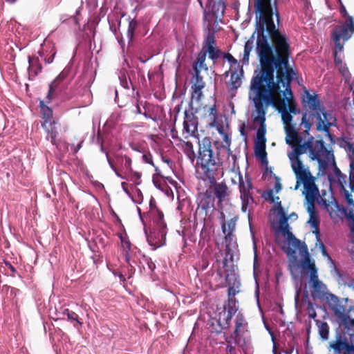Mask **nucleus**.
Here are the masks:
<instances>
[{"instance_id":"1","label":"nucleus","mask_w":354,"mask_h":354,"mask_svg":"<svg viewBox=\"0 0 354 354\" xmlns=\"http://www.w3.org/2000/svg\"><path fill=\"white\" fill-rule=\"evenodd\" d=\"M257 33L256 50L260 68L255 70L250 81V91L272 102L274 94H281L280 84L286 94L292 95L290 84L295 73L289 64L290 46L287 36L281 32L277 24L279 13L272 6V0H253Z\"/></svg>"},{"instance_id":"2","label":"nucleus","mask_w":354,"mask_h":354,"mask_svg":"<svg viewBox=\"0 0 354 354\" xmlns=\"http://www.w3.org/2000/svg\"><path fill=\"white\" fill-rule=\"evenodd\" d=\"M253 94L254 116H259V112H263V118H266L268 108L270 105L276 107L281 113L286 133V142L292 148L288 156L308 153L311 160L317 161L319 165L323 167L327 165L330 158L334 160L333 153L325 147L324 141L315 140L309 133L313 123L315 122L317 131H324L332 138L330 128L337 125L335 115L322 104L317 93H310L306 87L304 88L301 101L305 111L302 114L299 129H297L295 125L292 123V116L288 111L285 99L281 98V94H274L270 102L261 97L259 93Z\"/></svg>"},{"instance_id":"3","label":"nucleus","mask_w":354,"mask_h":354,"mask_svg":"<svg viewBox=\"0 0 354 354\" xmlns=\"http://www.w3.org/2000/svg\"><path fill=\"white\" fill-rule=\"evenodd\" d=\"M221 149L223 147L218 146V142L212 143L209 137L198 140L196 169L197 174L203 180L215 181V176L223 161Z\"/></svg>"},{"instance_id":"4","label":"nucleus","mask_w":354,"mask_h":354,"mask_svg":"<svg viewBox=\"0 0 354 354\" xmlns=\"http://www.w3.org/2000/svg\"><path fill=\"white\" fill-rule=\"evenodd\" d=\"M299 156L294 155L288 157L297 179L295 189H297L302 183L306 191V199H316L319 195V189L315 185V178L310 171L304 167Z\"/></svg>"},{"instance_id":"5","label":"nucleus","mask_w":354,"mask_h":354,"mask_svg":"<svg viewBox=\"0 0 354 354\" xmlns=\"http://www.w3.org/2000/svg\"><path fill=\"white\" fill-rule=\"evenodd\" d=\"M277 205L279 214L280 215L279 230L282 234L286 237L289 245H292V247H283V250L289 257L293 256L296 252V250H298L299 253L303 256L308 254L309 252L307 245L304 242H301L299 239H297L290 231V227L288 223V217L287 216L283 208L281 207V202L278 203Z\"/></svg>"},{"instance_id":"6","label":"nucleus","mask_w":354,"mask_h":354,"mask_svg":"<svg viewBox=\"0 0 354 354\" xmlns=\"http://www.w3.org/2000/svg\"><path fill=\"white\" fill-rule=\"evenodd\" d=\"M234 331L227 334L223 332V337L227 342L226 354H236V348L232 344L244 348L247 344L246 334L248 333V324L243 315L239 313L234 319Z\"/></svg>"},{"instance_id":"7","label":"nucleus","mask_w":354,"mask_h":354,"mask_svg":"<svg viewBox=\"0 0 354 354\" xmlns=\"http://www.w3.org/2000/svg\"><path fill=\"white\" fill-rule=\"evenodd\" d=\"M304 259L301 261V267L306 271L310 272V279L308 281L311 290V295L314 299L326 300L328 295H333L328 292L326 286L319 279L317 269L314 261H311L309 253L304 256Z\"/></svg>"},{"instance_id":"8","label":"nucleus","mask_w":354,"mask_h":354,"mask_svg":"<svg viewBox=\"0 0 354 354\" xmlns=\"http://www.w3.org/2000/svg\"><path fill=\"white\" fill-rule=\"evenodd\" d=\"M253 121L254 123L259 124V127L257 131V136L254 141V153L256 156L259 157L263 164H267V153L266 151V118H263V112H259V116H254Z\"/></svg>"},{"instance_id":"9","label":"nucleus","mask_w":354,"mask_h":354,"mask_svg":"<svg viewBox=\"0 0 354 354\" xmlns=\"http://www.w3.org/2000/svg\"><path fill=\"white\" fill-rule=\"evenodd\" d=\"M239 219L238 216H234L230 221L227 222V223L223 221L221 223V229L222 232L224 234L225 236V258L223 261V265L225 268L227 270V259H230L232 262L233 261V254L232 252L230 246L232 245V242L234 241V232L235 231L236 222Z\"/></svg>"},{"instance_id":"10","label":"nucleus","mask_w":354,"mask_h":354,"mask_svg":"<svg viewBox=\"0 0 354 354\" xmlns=\"http://www.w3.org/2000/svg\"><path fill=\"white\" fill-rule=\"evenodd\" d=\"M326 302L330 310L333 313L339 325L342 326L344 320L346 319V308L337 296L335 295H328Z\"/></svg>"},{"instance_id":"11","label":"nucleus","mask_w":354,"mask_h":354,"mask_svg":"<svg viewBox=\"0 0 354 354\" xmlns=\"http://www.w3.org/2000/svg\"><path fill=\"white\" fill-rule=\"evenodd\" d=\"M150 209L147 213L149 216L153 221L154 225L153 228L162 230V238L167 235V225L164 220V214L157 206L153 203L152 201H150Z\"/></svg>"},{"instance_id":"12","label":"nucleus","mask_w":354,"mask_h":354,"mask_svg":"<svg viewBox=\"0 0 354 354\" xmlns=\"http://www.w3.org/2000/svg\"><path fill=\"white\" fill-rule=\"evenodd\" d=\"M354 32V21L352 17H348L346 19L344 25L339 27V30H337L333 32V40L336 45L339 47L341 50L342 46L339 44V40L342 38L345 40L349 39Z\"/></svg>"},{"instance_id":"13","label":"nucleus","mask_w":354,"mask_h":354,"mask_svg":"<svg viewBox=\"0 0 354 354\" xmlns=\"http://www.w3.org/2000/svg\"><path fill=\"white\" fill-rule=\"evenodd\" d=\"M225 270V282L227 283L229 288L227 290V299H236L235 296L239 292V290L236 289V277L234 273L233 261L232 262L230 259H227V270L223 266Z\"/></svg>"},{"instance_id":"14","label":"nucleus","mask_w":354,"mask_h":354,"mask_svg":"<svg viewBox=\"0 0 354 354\" xmlns=\"http://www.w3.org/2000/svg\"><path fill=\"white\" fill-rule=\"evenodd\" d=\"M215 197L212 187L209 186L205 192L199 193L197 197V210L207 211L214 207Z\"/></svg>"},{"instance_id":"15","label":"nucleus","mask_w":354,"mask_h":354,"mask_svg":"<svg viewBox=\"0 0 354 354\" xmlns=\"http://www.w3.org/2000/svg\"><path fill=\"white\" fill-rule=\"evenodd\" d=\"M106 157L111 167L115 172L116 175L121 178H124V177L120 174L116 165H120L127 171H131V159L129 156L116 154L115 156V163L109 158L108 155H106Z\"/></svg>"},{"instance_id":"16","label":"nucleus","mask_w":354,"mask_h":354,"mask_svg":"<svg viewBox=\"0 0 354 354\" xmlns=\"http://www.w3.org/2000/svg\"><path fill=\"white\" fill-rule=\"evenodd\" d=\"M198 118L192 110H185L184 112L183 131L191 136H195L198 132Z\"/></svg>"},{"instance_id":"17","label":"nucleus","mask_w":354,"mask_h":354,"mask_svg":"<svg viewBox=\"0 0 354 354\" xmlns=\"http://www.w3.org/2000/svg\"><path fill=\"white\" fill-rule=\"evenodd\" d=\"M205 83L203 77L200 74H194L192 80V102H199L203 97L202 90L204 88Z\"/></svg>"},{"instance_id":"18","label":"nucleus","mask_w":354,"mask_h":354,"mask_svg":"<svg viewBox=\"0 0 354 354\" xmlns=\"http://www.w3.org/2000/svg\"><path fill=\"white\" fill-rule=\"evenodd\" d=\"M254 186L251 178L249 175H245V177L239 174V190L240 197L254 196Z\"/></svg>"},{"instance_id":"19","label":"nucleus","mask_w":354,"mask_h":354,"mask_svg":"<svg viewBox=\"0 0 354 354\" xmlns=\"http://www.w3.org/2000/svg\"><path fill=\"white\" fill-rule=\"evenodd\" d=\"M212 185L213 195L216 196L219 203H222L228 199L230 196V192L228 187L225 183H216V180L214 183H210Z\"/></svg>"},{"instance_id":"20","label":"nucleus","mask_w":354,"mask_h":354,"mask_svg":"<svg viewBox=\"0 0 354 354\" xmlns=\"http://www.w3.org/2000/svg\"><path fill=\"white\" fill-rule=\"evenodd\" d=\"M230 326V322L223 319V317H220V313H218V318H212L209 321L210 331L218 335L221 334L223 330H228Z\"/></svg>"},{"instance_id":"21","label":"nucleus","mask_w":354,"mask_h":354,"mask_svg":"<svg viewBox=\"0 0 354 354\" xmlns=\"http://www.w3.org/2000/svg\"><path fill=\"white\" fill-rule=\"evenodd\" d=\"M237 303L236 299H227V301L224 304L223 310L220 312V317H223V319L231 322L233 315L238 310Z\"/></svg>"},{"instance_id":"22","label":"nucleus","mask_w":354,"mask_h":354,"mask_svg":"<svg viewBox=\"0 0 354 354\" xmlns=\"http://www.w3.org/2000/svg\"><path fill=\"white\" fill-rule=\"evenodd\" d=\"M330 347L335 353L341 354L344 351H352L354 349L353 344H349L345 337L338 336L335 342L330 343Z\"/></svg>"},{"instance_id":"23","label":"nucleus","mask_w":354,"mask_h":354,"mask_svg":"<svg viewBox=\"0 0 354 354\" xmlns=\"http://www.w3.org/2000/svg\"><path fill=\"white\" fill-rule=\"evenodd\" d=\"M161 235L162 230H157L156 228H153V232H151L150 234L147 235V241L149 244L153 247V250L160 248L165 243L166 235H165L162 239H161Z\"/></svg>"},{"instance_id":"24","label":"nucleus","mask_w":354,"mask_h":354,"mask_svg":"<svg viewBox=\"0 0 354 354\" xmlns=\"http://www.w3.org/2000/svg\"><path fill=\"white\" fill-rule=\"evenodd\" d=\"M57 122L54 120L49 123H46L45 126H41L46 133V139L50 140L53 145H57V138L58 136V130L57 127Z\"/></svg>"},{"instance_id":"25","label":"nucleus","mask_w":354,"mask_h":354,"mask_svg":"<svg viewBox=\"0 0 354 354\" xmlns=\"http://www.w3.org/2000/svg\"><path fill=\"white\" fill-rule=\"evenodd\" d=\"M243 76V70L242 67L234 68L231 73L230 80L229 82L230 89L231 91H236L242 84V77Z\"/></svg>"},{"instance_id":"26","label":"nucleus","mask_w":354,"mask_h":354,"mask_svg":"<svg viewBox=\"0 0 354 354\" xmlns=\"http://www.w3.org/2000/svg\"><path fill=\"white\" fill-rule=\"evenodd\" d=\"M207 56V52L202 50L198 53L196 61L193 63V70L194 74H200L201 71H207L208 68L205 64V59Z\"/></svg>"},{"instance_id":"27","label":"nucleus","mask_w":354,"mask_h":354,"mask_svg":"<svg viewBox=\"0 0 354 354\" xmlns=\"http://www.w3.org/2000/svg\"><path fill=\"white\" fill-rule=\"evenodd\" d=\"M44 100L39 101V107L41 114V126H45L46 123H49L55 120L53 119V112L51 108L48 106Z\"/></svg>"},{"instance_id":"28","label":"nucleus","mask_w":354,"mask_h":354,"mask_svg":"<svg viewBox=\"0 0 354 354\" xmlns=\"http://www.w3.org/2000/svg\"><path fill=\"white\" fill-rule=\"evenodd\" d=\"M178 146L183 150L189 160L193 163L197 157L194 150L193 144L189 141H185L180 139V143Z\"/></svg>"},{"instance_id":"29","label":"nucleus","mask_w":354,"mask_h":354,"mask_svg":"<svg viewBox=\"0 0 354 354\" xmlns=\"http://www.w3.org/2000/svg\"><path fill=\"white\" fill-rule=\"evenodd\" d=\"M218 111L216 108L215 104L209 107L204 115V119L206 123L211 127H214L217 124Z\"/></svg>"},{"instance_id":"30","label":"nucleus","mask_w":354,"mask_h":354,"mask_svg":"<svg viewBox=\"0 0 354 354\" xmlns=\"http://www.w3.org/2000/svg\"><path fill=\"white\" fill-rule=\"evenodd\" d=\"M28 71L30 75L35 77L41 71L42 66L38 57L28 56Z\"/></svg>"},{"instance_id":"31","label":"nucleus","mask_w":354,"mask_h":354,"mask_svg":"<svg viewBox=\"0 0 354 354\" xmlns=\"http://www.w3.org/2000/svg\"><path fill=\"white\" fill-rule=\"evenodd\" d=\"M351 286L354 289V280L351 281ZM345 318L342 326L348 330L354 329V304L346 310Z\"/></svg>"},{"instance_id":"32","label":"nucleus","mask_w":354,"mask_h":354,"mask_svg":"<svg viewBox=\"0 0 354 354\" xmlns=\"http://www.w3.org/2000/svg\"><path fill=\"white\" fill-rule=\"evenodd\" d=\"M240 199L241 201V211L243 213L248 212V216L250 218L251 216L250 207L253 204L256 203L254 196L240 197Z\"/></svg>"},{"instance_id":"33","label":"nucleus","mask_w":354,"mask_h":354,"mask_svg":"<svg viewBox=\"0 0 354 354\" xmlns=\"http://www.w3.org/2000/svg\"><path fill=\"white\" fill-rule=\"evenodd\" d=\"M225 9V0H212L211 12L215 17H218L221 13L223 15Z\"/></svg>"},{"instance_id":"34","label":"nucleus","mask_w":354,"mask_h":354,"mask_svg":"<svg viewBox=\"0 0 354 354\" xmlns=\"http://www.w3.org/2000/svg\"><path fill=\"white\" fill-rule=\"evenodd\" d=\"M316 324L318 327L319 335L322 339L326 340L328 338L329 326L325 322L315 320Z\"/></svg>"},{"instance_id":"35","label":"nucleus","mask_w":354,"mask_h":354,"mask_svg":"<svg viewBox=\"0 0 354 354\" xmlns=\"http://www.w3.org/2000/svg\"><path fill=\"white\" fill-rule=\"evenodd\" d=\"M283 97L285 99V101L288 106V110L291 113H297V104L293 99V93H292V95L286 94V91H283Z\"/></svg>"},{"instance_id":"36","label":"nucleus","mask_w":354,"mask_h":354,"mask_svg":"<svg viewBox=\"0 0 354 354\" xmlns=\"http://www.w3.org/2000/svg\"><path fill=\"white\" fill-rule=\"evenodd\" d=\"M138 26V22L136 19H131L128 26L127 36L129 39V43H132L134 38L135 31Z\"/></svg>"},{"instance_id":"37","label":"nucleus","mask_w":354,"mask_h":354,"mask_svg":"<svg viewBox=\"0 0 354 354\" xmlns=\"http://www.w3.org/2000/svg\"><path fill=\"white\" fill-rule=\"evenodd\" d=\"M310 218L308 220V223L310 224L312 228L314 229L313 233L315 234L317 237L319 236V221L317 216V214H309Z\"/></svg>"},{"instance_id":"38","label":"nucleus","mask_w":354,"mask_h":354,"mask_svg":"<svg viewBox=\"0 0 354 354\" xmlns=\"http://www.w3.org/2000/svg\"><path fill=\"white\" fill-rule=\"evenodd\" d=\"M302 301H303V303H306L307 304V307L306 308V310L307 311L308 317H310V318L314 319L315 321L316 320L315 317H317V313H316V311L315 310L312 301H310L308 299V296L307 294L306 295L305 297H304Z\"/></svg>"},{"instance_id":"39","label":"nucleus","mask_w":354,"mask_h":354,"mask_svg":"<svg viewBox=\"0 0 354 354\" xmlns=\"http://www.w3.org/2000/svg\"><path fill=\"white\" fill-rule=\"evenodd\" d=\"M205 52H207L208 54V57L210 59H212L214 62H215L221 55H223V52L217 47L209 48L208 49L205 50Z\"/></svg>"},{"instance_id":"40","label":"nucleus","mask_w":354,"mask_h":354,"mask_svg":"<svg viewBox=\"0 0 354 354\" xmlns=\"http://www.w3.org/2000/svg\"><path fill=\"white\" fill-rule=\"evenodd\" d=\"M59 86L52 82L49 84V89L46 97V102L50 103L55 97Z\"/></svg>"},{"instance_id":"41","label":"nucleus","mask_w":354,"mask_h":354,"mask_svg":"<svg viewBox=\"0 0 354 354\" xmlns=\"http://www.w3.org/2000/svg\"><path fill=\"white\" fill-rule=\"evenodd\" d=\"M62 314L64 315H66L67 316V319L68 320L71 321V322H76L77 324L80 326H82V324H83V322L80 321L79 319V316L78 315L73 312V311H71L68 308H66L63 310L62 312Z\"/></svg>"},{"instance_id":"42","label":"nucleus","mask_w":354,"mask_h":354,"mask_svg":"<svg viewBox=\"0 0 354 354\" xmlns=\"http://www.w3.org/2000/svg\"><path fill=\"white\" fill-rule=\"evenodd\" d=\"M118 235L119 239H120L123 250L127 254L131 250V243L129 240L127 234L126 233H119Z\"/></svg>"},{"instance_id":"43","label":"nucleus","mask_w":354,"mask_h":354,"mask_svg":"<svg viewBox=\"0 0 354 354\" xmlns=\"http://www.w3.org/2000/svg\"><path fill=\"white\" fill-rule=\"evenodd\" d=\"M215 36H214V32H209L207 36L206 37V39L205 40V44L204 46H203V50H206V49H208L209 48H213L214 47V44H215Z\"/></svg>"},{"instance_id":"44","label":"nucleus","mask_w":354,"mask_h":354,"mask_svg":"<svg viewBox=\"0 0 354 354\" xmlns=\"http://www.w3.org/2000/svg\"><path fill=\"white\" fill-rule=\"evenodd\" d=\"M223 140H224V142L226 145V146H223V145H219L218 143V146H221L223 147V149H221V151H224L225 153H227V156H232L234 158V160L236 159V156L234 155H232V151L230 150V136L227 134V133H225L224 134V138H223Z\"/></svg>"},{"instance_id":"45","label":"nucleus","mask_w":354,"mask_h":354,"mask_svg":"<svg viewBox=\"0 0 354 354\" xmlns=\"http://www.w3.org/2000/svg\"><path fill=\"white\" fill-rule=\"evenodd\" d=\"M252 48V41H248L244 46V55L243 57V62L248 63L249 60L250 53Z\"/></svg>"},{"instance_id":"46","label":"nucleus","mask_w":354,"mask_h":354,"mask_svg":"<svg viewBox=\"0 0 354 354\" xmlns=\"http://www.w3.org/2000/svg\"><path fill=\"white\" fill-rule=\"evenodd\" d=\"M223 58L227 59V62L231 64V68H233L234 66L236 67L234 68H241L238 61L230 53H223Z\"/></svg>"},{"instance_id":"47","label":"nucleus","mask_w":354,"mask_h":354,"mask_svg":"<svg viewBox=\"0 0 354 354\" xmlns=\"http://www.w3.org/2000/svg\"><path fill=\"white\" fill-rule=\"evenodd\" d=\"M307 201H308V203H307L306 209H307L308 213L309 214H316L317 212H316L315 206V199H309Z\"/></svg>"},{"instance_id":"48","label":"nucleus","mask_w":354,"mask_h":354,"mask_svg":"<svg viewBox=\"0 0 354 354\" xmlns=\"http://www.w3.org/2000/svg\"><path fill=\"white\" fill-rule=\"evenodd\" d=\"M147 104V102L146 101L145 102H142V101H139V100H136V111H134V113H136V114H140V113H142V109L141 108V106H142L143 109H145V105Z\"/></svg>"},{"instance_id":"49","label":"nucleus","mask_w":354,"mask_h":354,"mask_svg":"<svg viewBox=\"0 0 354 354\" xmlns=\"http://www.w3.org/2000/svg\"><path fill=\"white\" fill-rule=\"evenodd\" d=\"M130 172V178L131 180L133 181L136 184H139L140 183L138 180H140L141 177V174L137 171H134L131 169V171H128Z\"/></svg>"},{"instance_id":"50","label":"nucleus","mask_w":354,"mask_h":354,"mask_svg":"<svg viewBox=\"0 0 354 354\" xmlns=\"http://www.w3.org/2000/svg\"><path fill=\"white\" fill-rule=\"evenodd\" d=\"M272 342L273 344L272 353L273 354H281V352L278 351L279 344L276 342V338L272 333H270Z\"/></svg>"},{"instance_id":"51","label":"nucleus","mask_w":354,"mask_h":354,"mask_svg":"<svg viewBox=\"0 0 354 354\" xmlns=\"http://www.w3.org/2000/svg\"><path fill=\"white\" fill-rule=\"evenodd\" d=\"M347 151L351 161L354 162V145L351 142H347Z\"/></svg>"},{"instance_id":"52","label":"nucleus","mask_w":354,"mask_h":354,"mask_svg":"<svg viewBox=\"0 0 354 354\" xmlns=\"http://www.w3.org/2000/svg\"><path fill=\"white\" fill-rule=\"evenodd\" d=\"M344 193L345 198L347 201L348 205H353L354 207V201L352 197V195L348 192V190L345 189L344 187Z\"/></svg>"},{"instance_id":"53","label":"nucleus","mask_w":354,"mask_h":354,"mask_svg":"<svg viewBox=\"0 0 354 354\" xmlns=\"http://www.w3.org/2000/svg\"><path fill=\"white\" fill-rule=\"evenodd\" d=\"M66 77V75L64 73H61L53 81H52V82L59 86L60 83L64 80Z\"/></svg>"},{"instance_id":"54","label":"nucleus","mask_w":354,"mask_h":354,"mask_svg":"<svg viewBox=\"0 0 354 354\" xmlns=\"http://www.w3.org/2000/svg\"><path fill=\"white\" fill-rule=\"evenodd\" d=\"M142 157L145 162L153 165L152 156L150 153H145Z\"/></svg>"},{"instance_id":"55","label":"nucleus","mask_w":354,"mask_h":354,"mask_svg":"<svg viewBox=\"0 0 354 354\" xmlns=\"http://www.w3.org/2000/svg\"><path fill=\"white\" fill-rule=\"evenodd\" d=\"M83 142L84 140H81L77 146H75L74 144L70 145L71 150L73 151V153H76L81 149Z\"/></svg>"},{"instance_id":"56","label":"nucleus","mask_w":354,"mask_h":354,"mask_svg":"<svg viewBox=\"0 0 354 354\" xmlns=\"http://www.w3.org/2000/svg\"><path fill=\"white\" fill-rule=\"evenodd\" d=\"M340 13L341 15H342L343 17H345L346 19H348V17H350L348 15V12L346 11V8L344 7V5H342L341 6V8H340Z\"/></svg>"},{"instance_id":"57","label":"nucleus","mask_w":354,"mask_h":354,"mask_svg":"<svg viewBox=\"0 0 354 354\" xmlns=\"http://www.w3.org/2000/svg\"><path fill=\"white\" fill-rule=\"evenodd\" d=\"M294 351V346L288 344V347L286 349H283V352L285 354H292Z\"/></svg>"},{"instance_id":"58","label":"nucleus","mask_w":354,"mask_h":354,"mask_svg":"<svg viewBox=\"0 0 354 354\" xmlns=\"http://www.w3.org/2000/svg\"><path fill=\"white\" fill-rule=\"evenodd\" d=\"M55 52L54 51L52 55L48 57V58H45L44 60L45 62L47 63V64H50L53 62V59H54V57H55Z\"/></svg>"},{"instance_id":"59","label":"nucleus","mask_w":354,"mask_h":354,"mask_svg":"<svg viewBox=\"0 0 354 354\" xmlns=\"http://www.w3.org/2000/svg\"><path fill=\"white\" fill-rule=\"evenodd\" d=\"M349 180H350L351 187L353 189L354 187V174L353 173L350 172Z\"/></svg>"},{"instance_id":"60","label":"nucleus","mask_w":354,"mask_h":354,"mask_svg":"<svg viewBox=\"0 0 354 354\" xmlns=\"http://www.w3.org/2000/svg\"><path fill=\"white\" fill-rule=\"evenodd\" d=\"M147 264H148L149 268L151 271H153V270L155 269L156 266H155L154 263H153V262L151 261V259L148 261Z\"/></svg>"},{"instance_id":"61","label":"nucleus","mask_w":354,"mask_h":354,"mask_svg":"<svg viewBox=\"0 0 354 354\" xmlns=\"http://www.w3.org/2000/svg\"><path fill=\"white\" fill-rule=\"evenodd\" d=\"M281 189V185L279 183L275 184V189L277 192H279Z\"/></svg>"},{"instance_id":"62","label":"nucleus","mask_w":354,"mask_h":354,"mask_svg":"<svg viewBox=\"0 0 354 354\" xmlns=\"http://www.w3.org/2000/svg\"><path fill=\"white\" fill-rule=\"evenodd\" d=\"M350 167H351L350 172L354 174V162L351 161V165H350Z\"/></svg>"},{"instance_id":"63","label":"nucleus","mask_w":354,"mask_h":354,"mask_svg":"<svg viewBox=\"0 0 354 354\" xmlns=\"http://www.w3.org/2000/svg\"><path fill=\"white\" fill-rule=\"evenodd\" d=\"M141 114L143 115L146 118H151V115H149L146 111H142V113Z\"/></svg>"},{"instance_id":"64","label":"nucleus","mask_w":354,"mask_h":354,"mask_svg":"<svg viewBox=\"0 0 354 354\" xmlns=\"http://www.w3.org/2000/svg\"><path fill=\"white\" fill-rule=\"evenodd\" d=\"M119 277L122 281L124 282L126 281V278L122 274H120Z\"/></svg>"}]
</instances>
